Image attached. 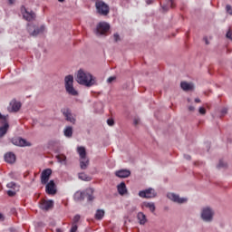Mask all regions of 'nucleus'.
Listing matches in <instances>:
<instances>
[{
  "instance_id": "ea45409f",
  "label": "nucleus",
  "mask_w": 232,
  "mask_h": 232,
  "mask_svg": "<svg viewBox=\"0 0 232 232\" xmlns=\"http://www.w3.org/2000/svg\"><path fill=\"white\" fill-rule=\"evenodd\" d=\"M78 227L77 225L72 224L70 232H77Z\"/></svg>"
},
{
  "instance_id": "4d7b16f0",
  "label": "nucleus",
  "mask_w": 232,
  "mask_h": 232,
  "mask_svg": "<svg viewBox=\"0 0 232 232\" xmlns=\"http://www.w3.org/2000/svg\"><path fill=\"white\" fill-rule=\"evenodd\" d=\"M59 3H64V0H58Z\"/></svg>"
},
{
  "instance_id": "ddd939ff",
  "label": "nucleus",
  "mask_w": 232,
  "mask_h": 232,
  "mask_svg": "<svg viewBox=\"0 0 232 232\" xmlns=\"http://www.w3.org/2000/svg\"><path fill=\"white\" fill-rule=\"evenodd\" d=\"M167 197L169 198V200H172V202H176V204H185V202H188V198H180V196L172 192L168 193Z\"/></svg>"
},
{
  "instance_id": "4c0bfd02",
  "label": "nucleus",
  "mask_w": 232,
  "mask_h": 232,
  "mask_svg": "<svg viewBox=\"0 0 232 232\" xmlns=\"http://www.w3.org/2000/svg\"><path fill=\"white\" fill-rule=\"evenodd\" d=\"M115 79H117V77L115 76H111L107 79V82L110 84L111 82H113V81H115Z\"/></svg>"
},
{
  "instance_id": "a211bd4d",
  "label": "nucleus",
  "mask_w": 232,
  "mask_h": 232,
  "mask_svg": "<svg viewBox=\"0 0 232 232\" xmlns=\"http://www.w3.org/2000/svg\"><path fill=\"white\" fill-rule=\"evenodd\" d=\"M180 88L183 89L184 92H191L195 90V85L192 82H181Z\"/></svg>"
},
{
  "instance_id": "b1692460",
  "label": "nucleus",
  "mask_w": 232,
  "mask_h": 232,
  "mask_svg": "<svg viewBox=\"0 0 232 232\" xmlns=\"http://www.w3.org/2000/svg\"><path fill=\"white\" fill-rule=\"evenodd\" d=\"M63 135L64 137H67V139H72L73 137V128L72 126H67L63 130Z\"/></svg>"
},
{
  "instance_id": "603ef678",
  "label": "nucleus",
  "mask_w": 232,
  "mask_h": 232,
  "mask_svg": "<svg viewBox=\"0 0 232 232\" xmlns=\"http://www.w3.org/2000/svg\"><path fill=\"white\" fill-rule=\"evenodd\" d=\"M9 5H14V0H8Z\"/></svg>"
},
{
  "instance_id": "79ce46f5",
  "label": "nucleus",
  "mask_w": 232,
  "mask_h": 232,
  "mask_svg": "<svg viewBox=\"0 0 232 232\" xmlns=\"http://www.w3.org/2000/svg\"><path fill=\"white\" fill-rule=\"evenodd\" d=\"M8 197H15V191L14 190H8L7 191Z\"/></svg>"
},
{
  "instance_id": "9d476101",
  "label": "nucleus",
  "mask_w": 232,
  "mask_h": 232,
  "mask_svg": "<svg viewBox=\"0 0 232 232\" xmlns=\"http://www.w3.org/2000/svg\"><path fill=\"white\" fill-rule=\"evenodd\" d=\"M22 15L25 21H35L36 14L34 11H28L24 5H22L21 8Z\"/></svg>"
},
{
  "instance_id": "39448f33",
  "label": "nucleus",
  "mask_w": 232,
  "mask_h": 232,
  "mask_svg": "<svg viewBox=\"0 0 232 232\" xmlns=\"http://www.w3.org/2000/svg\"><path fill=\"white\" fill-rule=\"evenodd\" d=\"M215 212L210 207H205L201 209V219L203 222H213Z\"/></svg>"
},
{
  "instance_id": "9b49d317",
  "label": "nucleus",
  "mask_w": 232,
  "mask_h": 232,
  "mask_svg": "<svg viewBox=\"0 0 232 232\" xmlns=\"http://www.w3.org/2000/svg\"><path fill=\"white\" fill-rule=\"evenodd\" d=\"M62 113L63 117H65L67 122H71V124H75V122H77V120L73 117V114H72V110H70V108L62 109Z\"/></svg>"
},
{
  "instance_id": "a19ab883",
  "label": "nucleus",
  "mask_w": 232,
  "mask_h": 232,
  "mask_svg": "<svg viewBox=\"0 0 232 232\" xmlns=\"http://www.w3.org/2000/svg\"><path fill=\"white\" fill-rule=\"evenodd\" d=\"M6 187L9 188H15V182L12 181L10 183H7Z\"/></svg>"
},
{
  "instance_id": "c03bdc74",
  "label": "nucleus",
  "mask_w": 232,
  "mask_h": 232,
  "mask_svg": "<svg viewBox=\"0 0 232 232\" xmlns=\"http://www.w3.org/2000/svg\"><path fill=\"white\" fill-rule=\"evenodd\" d=\"M169 5H170V8H175L174 0H169Z\"/></svg>"
},
{
  "instance_id": "de8ad7c7",
  "label": "nucleus",
  "mask_w": 232,
  "mask_h": 232,
  "mask_svg": "<svg viewBox=\"0 0 232 232\" xmlns=\"http://www.w3.org/2000/svg\"><path fill=\"white\" fill-rule=\"evenodd\" d=\"M184 159H186V160H189L191 159V156L189 154H185Z\"/></svg>"
},
{
  "instance_id": "72a5a7b5",
  "label": "nucleus",
  "mask_w": 232,
  "mask_h": 232,
  "mask_svg": "<svg viewBox=\"0 0 232 232\" xmlns=\"http://www.w3.org/2000/svg\"><path fill=\"white\" fill-rule=\"evenodd\" d=\"M226 37H227V39H229L230 41H232V31H231V29H229V30L227 32Z\"/></svg>"
},
{
  "instance_id": "58836bf2",
  "label": "nucleus",
  "mask_w": 232,
  "mask_h": 232,
  "mask_svg": "<svg viewBox=\"0 0 232 232\" xmlns=\"http://www.w3.org/2000/svg\"><path fill=\"white\" fill-rule=\"evenodd\" d=\"M198 112H199L201 115H206V109H205L204 107H199Z\"/></svg>"
},
{
  "instance_id": "f8f14e48",
  "label": "nucleus",
  "mask_w": 232,
  "mask_h": 232,
  "mask_svg": "<svg viewBox=\"0 0 232 232\" xmlns=\"http://www.w3.org/2000/svg\"><path fill=\"white\" fill-rule=\"evenodd\" d=\"M21 102L12 100L7 107V111H9V113H16V111L21 110Z\"/></svg>"
},
{
  "instance_id": "2f4dec72",
  "label": "nucleus",
  "mask_w": 232,
  "mask_h": 232,
  "mask_svg": "<svg viewBox=\"0 0 232 232\" xmlns=\"http://www.w3.org/2000/svg\"><path fill=\"white\" fill-rule=\"evenodd\" d=\"M56 159H57L58 162H61V163L66 161V156H63V157H61V156H56Z\"/></svg>"
},
{
  "instance_id": "1a4fd4ad",
  "label": "nucleus",
  "mask_w": 232,
  "mask_h": 232,
  "mask_svg": "<svg viewBox=\"0 0 232 232\" xmlns=\"http://www.w3.org/2000/svg\"><path fill=\"white\" fill-rule=\"evenodd\" d=\"M0 121L3 126L0 127V137H5L8 131V128H10V124L8 123V121L6 120V116L3 115L0 112Z\"/></svg>"
},
{
  "instance_id": "2eb2a0df",
  "label": "nucleus",
  "mask_w": 232,
  "mask_h": 232,
  "mask_svg": "<svg viewBox=\"0 0 232 232\" xmlns=\"http://www.w3.org/2000/svg\"><path fill=\"white\" fill-rule=\"evenodd\" d=\"M45 192L47 195H55L57 193L55 181L53 179H51L47 184H45Z\"/></svg>"
},
{
  "instance_id": "6e6552de",
  "label": "nucleus",
  "mask_w": 232,
  "mask_h": 232,
  "mask_svg": "<svg viewBox=\"0 0 232 232\" xmlns=\"http://www.w3.org/2000/svg\"><path fill=\"white\" fill-rule=\"evenodd\" d=\"M12 144L19 148H26L32 146V143L21 137H14L11 140Z\"/></svg>"
},
{
  "instance_id": "f03ea898",
  "label": "nucleus",
  "mask_w": 232,
  "mask_h": 232,
  "mask_svg": "<svg viewBox=\"0 0 232 232\" xmlns=\"http://www.w3.org/2000/svg\"><path fill=\"white\" fill-rule=\"evenodd\" d=\"M110 28L111 27L108 22H99L92 32L96 37H106L110 32Z\"/></svg>"
},
{
  "instance_id": "4468645a",
  "label": "nucleus",
  "mask_w": 232,
  "mask_h": 232,
  "mask_svg": "<svg viewBox=\"0 0 232 232\" xmlns=\"http://www.w3.org/2000/svg\"><path fill=\"white\" fill-rule=\"evenodd\" d=\"M50 177H52V169H44L41 173V184L44 186L48 184Z\"/></svg>"
},
{
  "instance_id": "4be33fe9",
  "label": "nucleus",
  "mask_w": 232,
  "mask_h": 232,
  "mask_svg": "<svg viewBox=\"0 0 232 232\" xmlns=\"http://www.w3.org/2000/svg\"><path fill=\"white\" fill-rule=\"evenodd\" d=\"M119 195H126L128 193V188H126V183L121 182L117 186Z\"/></svg>"
},
{
  "instance_id": "c85d7f7f",
  "label": "nucleus",
  "mask_w": 232,
  "mask_h": 232,
  "mask_svg": "<svg viewBox=\"0 0 232 232\" xmlns=\"http://www.w3.org/2000/svg\"><path fill=\"white\" fill-rule=\"evenodd\" d=\"M77 151L79 153L80 159L86 158V149L84 147H78Z\"/></svg>"
},
{
  "instance_id": "cd10ccee",
  "label": "nucleus",
  "mask_w": 232,
  "mask_h": 232,
  "mask_svg": "<svg viewBox=\"0 0 232 232\" xmlns=\"http://www.w3.org/2000/svg\"><path fill=\"white\" fill-rule=\"evenodd\" d=\"M104 210L103 209H97L96 213H95V219L96 220H102V218H104Z\"/></svg>"
},
{
  "instance_id": "7c9ffc66",
  "label": "nucleus",
  "mask_w": 232,
  "mask_h": 232,
  "mask_svg": "<svg viewBox=\"0 0 232 232\" xmlns=\"http://www.w3.org/2000/svg\"><path fill=\"white\" fill-rule=\"evenodd\" d=\"M79 220H81V215L77 214L73 217L72 224L77 225L79 223Z\"/></svg>"
},
{
  "instance_id": "37998d69",
  "label": "nucleus",
  "mask_w": 232,
  "mask_h": 232,
  "mask_svg": "<svg viewBox=\"0 0 232 232\" xmlns=\"http://www.w3.org/2000/svg\"><path fill=\"white\" fill-rule=\"evenodd\" d=\"M227 108H223L222 110H221V115H227Z\"/></svg>"
},
{
  "instance_id": "f704fd0d",
  "label": "nucleus",
  "mask_w": 232,
  "mask_h": 232,
  "mask_svg": "<svg viewBox=\"0 0 232 232\" xmlns=\"http://www.w3.org/2000/svg\"><path fill=\"white\" fill-rule=\"evenodd\" d=\"M226 10L229 14V15H232V7L230 5H226Z\"/></svg>"
},
{
  "instance_id": "20e7f679",
  "label": "nucleus",
  "mask_w": 232,
  "mask_h": 232,
  "mask_svg": "<svg viewBox=\"0 0 232 232\" xmlns=\"http://www.w3.org/2000/svg\"><path fill=\"white\" fill-rule=\"evenodd\" d=\"M44 25L39 27L32 24H27V32L32 37H37L40 34H44Z\"/></svg>"
},
{
  "instance_id": "393cba45",
  "label": "nucleus",
  "mask_w": 232,
  "mask_h": 232,
  "mask_svg": "<svg viewBox=\"0 0 232 232\" xmlns=\"http://www.w3.org/2000/svg\"><path fill=\"white\" fill-rule=\"evenodd\" d=\"M137 218H138L139 223L140 224V226H144V224H146V222H148V219L146 218V216L142 212H139L137 214Z\"/></svg>"
},
{
  "instance_id": "5fc2aeb1",
  "label": "nucleus",
  "mask_w": 232,
  "mask_h": 232,
  "mask_svg": "<svg viewBox=\"0 0 232 232\" xmlns=\"http://www.w3.org/2000/svg\"><path fill=\"white\" fill-rule=\"evenodd\" d=\"M56 232H63V230H61V228H57Z\"/></svg>"
},
{
  "instance_id": "c756f323",
  "label": "nucleus",
  "mask_w": 232,
  "mask_h": 232,
  "mask_svg": "<svg viewBox=\"0 0 232 232\" xmlns=\"http://www.w3.org/2000/svg\"><path fill=\"white\" fill-rule=\"evenodd\" d=\"M218 169H227V162L220 160L218 164L217 165Z\"/></svg>"
},
{
  "instance_id": "bb28decb",
  "label": "nucleus",
  "mask_w": 232,
  "mask_h": 232,
  "mask_svg": "<svg viewBox=\"0 0 232 232\" xmlns=\"http://www.w3.org/2000/svg\"><path fill=\"white\" fill-rule=\"evenodd\" d=\"M78 179H80V180H83L84 182H90V180H92V177L88 176V174L84 172L79 173Z\"/></svg>"
},
{
  "instance_id": "423d86ee",
  "label": "nucleus",
  "mask_w": 232,
  "mask_h": 232,
  "mask_svg": "<svg viewBox=\"0 0 232 232\" xmlns=\"http://www.w3.org/2000/svg\"><path fill=\"white\" fill-rule=\"evenodd\" d=\"M95 7L97 14L100 15H108V14H110V5L103 1L100 0L95 2Z\"/></svg>"
},
{
  "instance_id": "49530a36",
  "label": "nucleus",
  "mask_w": 232,
  "mask_h": 232,
  "mask_svg": "<svg viewBox=\"0 0 232 232\" xmlns=\"http://www.w3.org/2000/svg\"><path fill=\"white\" fill-rule=\"evenodd\" d=\"M155 3V0H146L147 5H153Z\"/></svg>"
},
{
  "instance_id": "8fccbe9b",
  "label": "nucleus",
  "mask_w": 232,
  "mask_h": 232,
  "mask_svg": "<svg viewBox=\"0 0 232 232\" xmlns=\"http://www.w3.org/2000/svg\"><path fill=\"white\" fill-rule=\"evenodd\" d=\"M203 39H204L206 44H209V41L208 40V37H204Z\"/></svg>"
},
{
  "instance_id": "5701e85b",
  "label": "nucleus",
  "mask_w": 232,
  "mask_h": 232,
  "mask_svg": "<svg viewBox=\"0 0 232 232\" xmlns=\"http://www.w3.org/2000/svg\"><path fill=\"white\" fill-rule=\"evenodd\" d=\"M84 195L85 191H76L73 196L75 202H82L84 200Z\"/></svg>"
},
{
  "instance_id": "6ab92c4d",
  "label": "nucleus",
  "mask_w": 232,
  "mask_h": 232,
  "mask_svg": "<svg viewBox=\"0 0 232 232\" xmlns=\"http://www.w3.org/2000/svg\"><path fill=\"white\" fill-rule=\"evenodd\" d=\"M4 159L8 164H14L16 157L14 152H7L5 154Z\"/></svg>"
},
{
  "instance_id": "473e14b6",
  "label": "nucleus",
  "mask_w": 232,
  "mask_h": 232,
  "mask_svg": "<svg viewBox=\"0 0 232 232\" xmlns=\"http://www.w3.org/2000/svg\"><path fill=\"white\" fill-rule=\"evenodd\" d=\"M114 43H119L121 41V35L118 33L113 34Z\"/></svg>"
},
{
  "instance_id": "f3484780",
  "label": "nucleus",
  "mask_w": 232,
  "mask_h": 232,
  "mask_svg": "<svg viewBox=\"0 0 232 232\" xmlns=\"http://www.w3.org/2000/svg\"><path fill=\"white\" fill-rule=\"evenodd\" d=\"M40 208H41L44 211H48L49 209H52V208H53V200H52V199L44 200V201L40 204Z\"/></svg>"
},
{
  "instance_id": "412c9836",
  "label": "nucleus",
  "mask_w": 232,
  "mask_h": 232,
  "mask_svg": "<svg viewBox=\"0 0 232 232\" xmlns=\"http://www.w3.org/2000/svg\"><path fill=\"white\" fill-rule=\"evenodd\" d=\"M88 166H90V160L88 158H80L81 169H88Z\"/></svg>"
},
{
  "instance_id": "a878e982",
  "label": "nucleus",
  "mask_w": 232,
  "mask_h": 232,
  "mask_svg": "<svg viewBox=\"0 0 232 232\" xmlns=\"http://www.w3.org/2000/svg\"><path fill=\"white\" fill-rule=\"evenodd\" d=\"M143 206L144 208H147L148 209H150V211L151 213H155V209H157V208L155 207V203L153 202H143Z\"/></svg>"
},
{
  "instance_id": "aec40b11",
  "label": "nucleus",
  "mask_w": 232,
  "mask_h": 232,
  "mask_svg": "<svg viewBox=\"0 0 232 232\" xmlns=\"http://www.w3.org/2000/svg\"><path fill=\"white\" fill-rule=\"evenodd\" d=\"M84 198H87V202H93L95 197H93V188H88L85 190Z\"/></svg>"
},
{
  "instance_id": "c9c22d12",
  "label": "nucleus",
  "mask_w": 232,
  "mask_h": 232,
  "mask_svg": "<svg viewBox=\"0 0 232 232\" xmlns=\"http://www.w3.org/2000/svg\"><path fill=\"white\" fill-rule=\"evenodd\" d=\"M161 8H162L163 12H169V5H161Z\"/></svg>"
},
{
  "instance_id": "3c124183",
  "label": "nucleus",
  "mask_w": 232,
  "mask_h": 232,
  "mask_svg": "<svg viewBox=\"0 0 232 232\" xmlns=\"http://www.w3.org/2000/svg\"><path fill=\"white\" fill-rule=\"evenodd\" d=\"M35 124H37V120L36 119H33V126H35Z\"/></svg>"
},
{
  "instance_id": "a18cd8bd",
  "label": "nucleus",
  "mask_w": 232,
  "mask_h": 232,
  "mask_svg": "<svg viewBox=\"0 0 232 232\" xmlns=\"http://www.w3.org/2000/svg\"><path fill=\"white\" fill-rule=\"evenodd\" d=\"M139 122H140V119H134V121H133L134 126H137V124H139Z\"/></svg>"
},
{
  "instance_id": "f257e3e1",
  "label": "nucleus",
  "mask_w": 232,
  "mask_h": 232,
  "mask_svg": "<svg viewBox=\"0 0 232 232\" xmlns=\"http://www.w3.org/2000/svg\"><path fill=\"white\" fill-rule=\"evenodd\" d=\"M76 82L82 86L92 88V86H95V84H97V80L93 75H92V73L80 69L76 75Z\"/></svg>"
},
{
  "instance_id": "e433bc0d",
  "label": "nucleus",
  "mask_w": 232,
  "mask_h": 232,
  "mask_svg": "<svg viewBox=\"0 0 232 232\" xmlns=\"http://www.w3.org/2000/svg\"><path fill=\"white\" fill-rule=\"evenodd\" d=\"M107 124L108 126H113L115 124V121H113V119H108Z\"/></svg>"
},
{
  "instance_id": "0eeeda50",
  "label": "nucleus",
  "mask_w": 232,
  "mask_h": 232,
  "mask_svg": "<svg viewBox=\"0 0 232 232\" xmlns=\"http://www.w3.org/2000/svg\"><path fill=\"white\" fill-rule=\"evenodd\" d=\"M139 197H140V198H155L157 197V191L153 188H149L140 190L139 192Z\"/></svg>"
},
{
  "instance_id": "dca6fc26",
  "label": "nucleus",
  "mask_w": 232,
  "mask_h": 232,
  "mask_svg": "<svg viewBox=\"0 0 232 232\" xmlns=\"http://www.w3.org/2000/svg\"><path fill=\"white\" fill-rule=\"evenodd\" d=\"M115 175L119 179H128V177H130V175H131V171L128 169H121L120 170H116Z\"/></svg>"
},
{
  "instance_id": "6e6d98bb",
  "label": "nucleus",
  "mask_w": 232,
  "mask_h": 232,
  "mask_svg": "<svg viewBox=\"0 0 232 232\" xmlns=\"http://www.w3.org/2000/svg\"><path fill=\"white\" fill-rule=\"evenodd\" d=\"M0 220H3V214L0 213Z\"/></svg>"
},
{
  "instance_id": "864d4df0",
  "label": "nucleus",
  "mask_w": 232,
  "mask_h": 232,
  "mask_svg": "<svg viewBox=\"0 0 232 232\" xmlns=\"http://www.w3.org/2000/svg\"><path fill=\"white\" fill-rule=\"evenodd\" d=\"M195 102H200V100L198 98H196Z\"/></svg>"
},
{
  "instance_id": "09e8293b",
  "label": "nucleus",
  "mask_w": 232,
  "mask_h": 232,
  "mask_svg": "<svg viewBox=\"0 0 232 232\" xmlns=\"http://www.w3.org/2000/svg\"><path fill=\"white\" fill-rule=\"evenodd\" d=\"M188 111H195V107L189 106L188 107Z\"/></svg>"
},
{
  "instance_id": "7ed1b4c3",
  "label": "nucleus",
  "mask_w": 232,
  "mask_h": 232,
  "mask_svg": "<svg viewBox=\"0 0 232 232\" xmlns=\"http://www.w3.org/2000/svg\"><path fill=\"white\" fill-rule=\"evenodd\" d=\"M64 84L65 92H67L69 95H72V97H77V95H79V92H77V90H75V87H73V75L69 74L65 76Z\"/></svg>"
}]
</instances>
